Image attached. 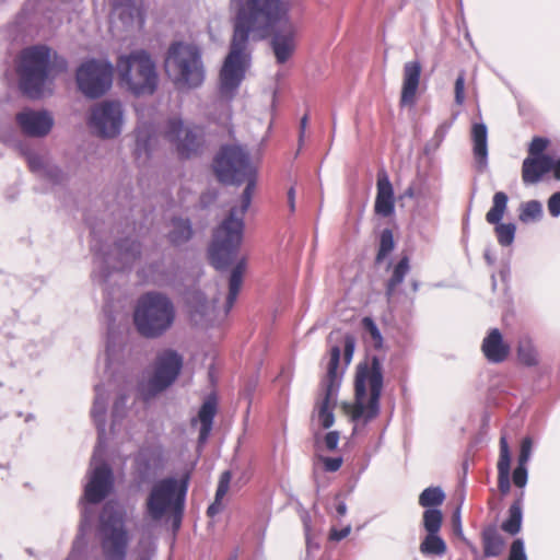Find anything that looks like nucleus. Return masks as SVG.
I'll use <instances>...</instances> for the list:
<instances>
[{"label": "nucleus", "mask_w": 560, "mask_h": 560, "mask_svg": "<svg viewBox=\"0 0 560 560\" xmlns=\"http://www.w3.org/2000/svg\"><path fill=\"white\" fill-rule=\"evenodd\" d=\"M215 176L221 183H246L241 196V208H232L229 215L215 229L209 248L212 266L222 270L235 262L229 279V294L226 298V312H229L240 293L243 277L247 268V258L237 257L243 241L244 215L250 206L256 187V172L249 162L248 153L238 145L222 147L213 161Z\"/></svg>", "instance_id": "f257e3e1"}, {"label": "nucleus", "mask_w": 560, "mask_h": 560, "mask_svg": "<svg viewBox=\"0 0 560 560\" xmlns=\"http://www.w3.org/2000/svg\"><path fill=\"white\" fill-rule=\"evenodd\" d=\"M290 3L287 0H245L240 7L234 31L219 75L222 97L232 100L250 65L249 35L264 38L280 22L289 20Z\"/></svg>", "instance_id": "f03ea898"}, {"label": "nucleus", "mask_w": 560, "mask_h": 560, "mask_svg": "<svg viewBox=\"0 0 560 560\" xmlns=\"http://www.w3.org/2000/svg\"><path fill=\"white\" fill-rule=\"evenodd\" d=\"M66 70L67 61L45 45L24 48L16 69L23 94L33 100L40 98L47 83Z\"/></svg>", "instance_id": "7ed1b4c3"}, {"label": "nucleus", "mask_w": 560, "mask_h": 560, "mask_svg": "<svg viewBox=\"0 0 560 560\" xmlns=\"http://www.w3.org/2000/svg\"><path fill=\"white\" fill-rule=\"evenodd\" d=\"M174 319L175 308L166 295L148 292L139 298L133 312V323L141 336L158 338L171 328Z\"/></svg>", "instance_id": "20e7f679"}, {"label": "nucleus", "mask_w": 560, "mask_h": 560, "mask_svg": "<svg viewBox=\"0 0 560 560\" xmlns=\"http://www.w3.org/2000/svg\"><path fill=\"white\" fill-rule=\"evenodd\" d=\"M382 388L383 371L380 359L373 357L370 364H359L354 382L355 404L351 410L353 420L363 417L371 420L377 416Z\"/></svg>", "instance_id": "39448f33"}, {"label": "nucleus", "mask_w": 560, "mask_h": 560, "mask_svg": "<svg viewBox=\"0 0 560 560\" xmlns=\"http://www.w3.org/2000/svg\"><path fill=\"white\" fill-rule=\"evenodd\" d=\"M189 476L180 480L168 477L153 485L147 498L145 510L153 521H160L166 514L174 516L175 526H179L185 506Z\"/></svg>", "instance_id": "423d86ee"}, {"label": "nucleus", "mask_w": 560, "mask_h": 560, "mask_svg": "<svg viewBox=\"0 0 560 560\" xmlns=\"http://www.w3.org/2000/svg\"><path fill=\"white\" fill-rule=\"evenodd\" d=\"M165 70L178 86H199L205 79L200 49L183 42L172 44L165 59Z\"/></svg>", "instance_id": "0eeeda50"}, {"label": "nucleus", "mask_w": 560, "mask_h": 560, "mask_svg": "<svg viewBox=\"0 0 560 560\" xmlns=\"http://www.w3.org/2000/svg\"><path fill=\"white\" fill-rule=\"evenodd\" d=\"M117 70L122 83L135 95L153 94L158 85L155 65L144 50L121 56L117 60Z\"/></svg>", "instance_id": "6e6552de"}, {"label": "nucleus", "mask_w": 560, "mask_h": 560, "mask_svg": "<svg viewBox=\"0 0 560 560\" xmlns=\"http://www.w3.org/2000/svg\"><path fill=\"white\" fill-rule=\"evenodd\" d=\"M183 368V358L174 350L160 352L154 362L151 377L139 384V393L143 401H149L170 387Z\"/></svg>", "instance_id": "1a4fd4ad"}, {"label": "nucleus", "mask_w": 560, "mask_h": 560, "mask_svg": "<svg viewBox=\"0 0 560 560\" xmlns=\"http://www.w3.org/2000/svg\"><path fill=\"white\" fill-rule=\"evenodd\" d=\"M101 546L106 560H125L129 542L124 515L119 511L107 509L101 516Z\"/></svg>", "instance_id": "9d476101"}, {"label": "nucleus", "mask_w": 560, "mask_h": 560, "mask_svg": "<svg viewBox=\"0 0 560 560\" xmlns=\"http://www.w3.org/2000/svg\"><path fill=\"white\" fill-rule=\"evenodd\" d=\"M113 72L112 63L106 60H88L77 70L78 88L85 96L97 98L110 88Z\"/></svg>", "instance_id": "9b49d317"}, {"label": "nucleus", "mask_w": 560, "mask_h": 560, "mask_svg": "<svg viewBox=\"0 0 560 560\" xmlns=\"http://www.w3.org/2000/svg\"><path fill=\"white\" fill-rule=\"evenodd\" d=\"M164 138L175 144L176 151L182 158H190L198 154L203 144L202 129L197 126L184 127L179 118L167 120Z\"/></svg>", "instance_id": "f8f14e48"}, {"label": "nucleus", "mask_w": 560, "mask_h": 560, "mask_svg": "<svg viewBox=\"0 0 560 560\" xmlns=\"http://www.w3.org/2000/svg\"><path fill=\"white\" fill-rule=\"evenodd\" d=\"M91 128L102 138L119 135L122 124V110L119 102L106 101L92 108Z\"/></svg>", "instance_id": "ddd939ff"}, {"label": "nucleus", "mask_w": 560, "mask_h": 560, "mask_svg": "<svg viewBox=\"0 0 560 560\" xmlns=\"http://www.w3.org/2000/svg\"><path fill=\"white\" fill-rule=\"evenodd\" d=\"M508 196L503 191H498L492 198V206L486 213V221L494 225V233L498 243L501 246H510L515 236L516 226L513 223H501L508 208Z\"/></svg>", "instance_id": "4468645a"}, {"label": "nucleus", "mask_w": 560, "mask_h": 560, "mask_svg": "<svg viewBox=\"0 0 560 560\" xmlns=\"http://www.w3.org/2000/svg\"><path fill=\"white\" fill-rule=\"evenodd\" d=\"M15 120L22 133L33 138L45 137L54 126V119L49 113L30 108L18 113Z\"/></svg>", "instance_id": "2eb2a0df"}, {"label": "nucleus", "mask_w": 560, "mask_h": 560, "mask_svg": "<svg viewBox=\"0 0 560 560\" xmlns=\"http://www.w3.org/2000/svg\"><path fill=\"white\" fill-rule=\"evenodd\" d=\"M270 45L279 65L285 63L293 56L296 49V28L290 19L273 33Z\"/></svg>", "instance_id": "dca6fc26"}, {"label": "nucleus", "mask_w": 560, "mask_h": 560, "mask_svg": "<svg viewBox=\"0 0 560 560\" xmlns=\"http://www.w3.org/2000/svg\"><path fill=\"white\" fill-rule=\"evenodd\" d=\"M112 486V469L107 464H102L93 470L90 481L85 487L84 497L89 503H100L108 495Z\"/></svg>", "instance_id": "f3484780"}, {"label": "nucleus", "mask_w": 560, "mask_h": 560, "mask_svg": "<svg viewBox=\"0 0 560 560\" xmlns=\"http://www.w3.org/2000/svg\"><path fill=\"white\" fill-rule=\"evenodd\" d=\"M421 72L422 66L418 60L408 61L404 65L399 101L401 107L413 106L416 104Z\"/></svg>", "instance_id": "a211bd4d"}, {"label": "nucleus", "mask_w": 560, "mask_h": 560, "mask_svg": "<svg viewBox=\"0 0 560 560\" xmlns=\"http://www.w3.org/2000/svg\"><path fill=\"white\" fill-rule=\"evenodd\" d=\"M481 351L488 362L497 364L509 358L511 348L504 341L501 331L498 328H492L482 340Z\"/></svg>", "instance_id": "6ab92c4d"}, {"label": "nucleus", "mask_w": 560, "mask_h": 560, "mask_svg": "<svg viewBox=\"0 0 560 560\" xmlns=\"http://www.w3.org/2000/svg\"><path fill=\"white\" fill-rule=\"evenodd\" d=\"M376 189L375 213L384 218L390 217L395 210V198L393 185L385 172L377 174Z\"/></svg>", "instance_id": "aec40b11"}, {"label": "nucleus", "mask_w": 560, "mask_h": 560, "mask_svg": "<svg viewBox=\"0 0 560 560\" xmlns=\"http://www.w3.org/2000/svg\"><path fill=\"white\" fill-rule=\"evenodd\" d=\"M471 142H472V154L476 161L478 171H483L487 166L488 160V130L487 126L482 122H475L471 126Z\"/></svg>", "instance_id": "412c9836"}, {"label": "nucleus", "mask_w": 560, "mask_h": 560, "mask_svg": "<svg viewBox=\"0 0 560 560\" xmlns=\"http://www.w3.org/2000/svg\"><path fill=\"white\" fill-rule=\"evenodd\" d=\"M336 394L337 392L335 390L319 388L315 408L320 425L324 429H329L335 422L334 409L336 407Z\"/></svg>", "instance_id": "4be33fe9"}, {"label": "nucleus", "mask_w": 560, "mask_h": 560, "mask_svg": "<svg viewBox=\"0 0 560 560\" xmlns=\"http://www.w3.org/2000/svg\"><path fill=\"white\" fill-rule=\"evenodd\" d=\"M498 488L505 495L511 489L510 468L511 456L505 436L500 439V455L498 460Z\"/></svg>", "instance_id": "5701e85b"}, {"label": "nucleus", "mask_w": 560, "mask_h": 560, "mask_svg": "<svg viewBox=\"0 0 560 560\" xmlns=\"http://www.w3.org/2000/svg\"><path fill=\"white\" fill-rule=\"evenodd\" d=\"M527 377L530 376L534 380L533 387L535 389H541L549 385V372L547 368H539V358L535 349L527 345Z\"/></svg>", "instance_id": "b1692460"}, {"label": "nucleus", "mask_w": 560, "mask_h": 560, "mask_svg": "<svg viewBox=\"0 0 560 560\" xmlns=\"http://www.w3.org/2000/svg\"><path fill=\"white\" fill-rule=\"evenodd\" d=\"M341 350L338 346H334L329 350V361L327 373L319 384L320 389H331L337 392L339 387L338 368L340 363Z\"/></svg>", "instance_id": "393cba45"}, {"label": "nucleus", "mask_w": 560, "mask_h": 560, "mask_svg": "<svg viewBox=\"0 0 560 560\" xmlns=\"http://www.w3.org/2000/svg\"><path fill=\"white\" fill-rule=\"evenodd\" d=\"M552 158L547 154L527 158V182L536 183L550 173Z\"/></svg>", "instance_id": "a878e982"}, {"label": "nucleus", "mask_w": 560, "mask_h": 560, "mask_svg": "<svg viewBox=\"0 0 560 560\" xmlns=\"http://www.w3.org/2000/svg\"><path fill=\"white\" fill-rule=\"evenodd\" d=\"M410 265L408 256H404L395 265L392 276L385 284V294L388 301H390L396 294L397 288L402 283L405 277L409 272Z\"/></svg>", "instance_id": "bb28decb"}, {"label": "nucleus", "mask_w": 560, "mask_h": 560, "mask_svg": "<svg viewBox=\"0 0 560 560\" xmlns=\"http://www.w3.org/2000/svg\"><path fill=\"white\" fill-rule=\"evenodd\" d=\"M483 556L498 557L505 548V540L495 528H487L482 533Z\"/></svg>", "instance_id": "cd10ccee"}, {"label": "nucleus", "mask_w": 560, "mask_h": 560, "mask_svg": "<svg viewBox=\"0 0 560 560\" xmlns=\"http://www.w3.org/2000/svg\"><path fill=\"white\" fill-rule=\"evenodd\" d=\"M217 412V404L214 400H206L198 412V419L201 423L199 431V442L205 443L211 432L213 418Z\"/></svg>", "instance_id": "c85d7f7f"}, {"label": "nucleus", "mask_w": 560, "mask_h": 560, "mask_svg": "<svg viewBox=\"0 0 560 560\" xmlns=\"http://www.w3.org/2000/svg\"><path fill=\"white\" fill-rule=\"evenodd\" d=\"M522 499L520 498L515 500L509 508L508 516L502 522L501 529L511 536L518 534L522 528Z\"/></svg>", "instance_id": "c756f323"}, {"label": "nucleus", "mask_w": 560, "mask_h": 560, "mask_svg": "<svg viewBox=\"0 0 560 560\" xmlns=\"http://www.w3.org/2000/svg\"><path fill=\"white\" fill-rule=\"evenodd\" d=\"M172 226L173 229L168 233L171 243L179 245L191 237L192 231L188 220L174 219L172 221Z\"/></svg>", "instance_id": "7c9ffc66"}, {"label": "nucleus", "mask_w": 560, "mask_h": 560, "mask_svg": "<svg viewBox=\"0 0 560 560\" xmlns=\"http://www.w3.org/2000/svg\"><path fill=\"white\" fill-rule=\"evenodd\" d=\"M361 327L365 335L369 336V342L376 350H382L384 346V338L374 322V319L370 316H365L361 319Z\"/></svg>", "instance_id": "2f4dec72"}, {"label": "nucleus", "mask_w": 560, "mask_h": 560, "mask_svg": "<svg viewBox=\"0 0 560 560\" xmlns=\"http://www.w3.org/2000/svg\"><path fill=\"white\" fill-rule=\"evenodd\" d=\"M444 500L445 494L439 487H429L419 495V504L423 508L439 506Z\"/></svg>", "instance_id": "473e14b6"}, {"label": "nucleus", "mask_w": 560, "mask_h": 560, "mask_svg": "<svg viewBox=\"0 0 560 560\" xmlns=\"http://www.w3.org/2000/svg\"><path fill=\"white\" fill-rule=\"evenodd\" d=\"M420 551L424 555L441 556L446 551V545L438 534H428L420 545Z\"/></svg>", "instance_id": "72a5a7b5"}, {"label": "nucleus", "mask_w": 560, "mask_h": 560, "mask_svg": "<svg viewBox=\"0 0 560 560\" xmlns=\"http://www.w3.org/2000/svg\"><path fill=\"white\" fill-rule=\"evenodd\" d=\"M395 247L394 235L392 230L384 229L380 237V246L376 254V262L383 261Z\"/></svg>", "instance_id": "f704fd0d"}, {"label": "nucleus", "mask_w": 560, "mask_h": 560, "mask_svg": "<svg viewBox=\"0 0 560 560\" xmlns=\"http://www.w3.org/2000/svg\"><path fill=\"white\" fill-rule=\"evenodd\" d=\"M443 516L440 510L428 509L423 513V526L428 534H438L442 525Z\"/></svg>", "instance_id": "c9c22d12"}, {"label": "nucleus", "mask_w": 560, "mask_h": 560, "mask_svg": "<svg viewBox=\"0 0 560 560\" xmlns=\"http://www.w3.org/2000/svg\"><path fill=\"white\" fill-rule=\"evenodd\" d=\"M513 483L518 488L525 487V439L520 441L517 467L513 472Z\"/></svg>", "instance_id": "e433bc0d"}, {"label": "nucleus", "mask_w": 560, "mask_h": 560, "mask_svg": "<svg viewBox=\"0 0 560 560\" xmlns=\"http://www.w3.org/2000/svg\"><path fill=\"white\" fill-rule=\"evenodd\" d=\"M117 247L126 262L133 261L140 255V245L136 241L122 240L117 244Z\"/></svg>", "instance_id": "4c0bfd02"}, {"label": "nucleus", "mask_w": 560, "mask_h": 560, "mask_svg": "<svg viewBox=\"0 0 560 560\" xmlns=\"http://www.w3.org/2000/svg\"><path fill=\"white\" fill-rule=\"evenodd\" d=\"M454 102L457 106H463L465 103V72L462 71L454 83Z\"/></svg>", "instance_id": "58836bf2"}, {"label": "nucleus", "mask_w": 560, "mask_h": 560, "mask_svg": "<svg viewBox=\"0 0 560 560\" xmlns=\"http://www.w3.org/2000/svg\"><path fill=\"white\" fill-rule=\"evenodd\" d=\"M231 472L229 470H225L221 474L218 488L215 491V498L217 501H222L224 495L228 493L231 482Z\"/></svg>", "instance_id": "ea45409f"}, {"label": "nucleus", "mask_w": 560, "mask_h": 560, "mask_svg": "<svg viewBox=\"0 0 560 560\" xmlns=\"http://www.w3.org/2000/svg\"><path fill=\"white\" fill-rule=\"evenodd\" d=\"M549 141L546 138L535 137L529 144V153L539 156L547 149Z\"/></svg>", "instance_id": "a19ab883"}, {"label": "nucleus", "mask_w": 560, "mask_h": 560, "mask_svg": "<svg viewBox=\"0 0 560 560\" xmlns=\"http://www.w3.org/2000/svg\"><path fill=\"white\" fill-rule=\"evenodd\" d=\"M508 560H525L524 544L522 539H515L510 549Z\"/></svg>", "instance_id": "79ce46f5"}, {"label": "nucleus", "mask_w": 560, "mask_h": 560, "mask_svg": "<svg viewBox=\"0 0 560 560\" xmlns=\"http://www.w3.org/2000/svg\"><path fill=\"white\" fill-rule=\"evenodd\" d=\"M355 347V340L353 336L346 335L345 336V347H343V357L345 361L349 363L352 359L353 352Z\"/></svg>", "instance_id": "37998d69"}, {"label": "nucleus", "mask_w": 560, "mask_h": 560, "mask_svg": "<svg viewBox=\"0 0 560 560\" xmlns=\"http://www.w3.org/2000/svg\"><path fill=\"white\" fill-rule=\"evenodd\" d=\"M547 207L552 217H558L560 214V191L550 196Z\"/></svg>", "instance_id": "c03bdc74"}, {"label": "nucleus", "mask_w": 560, "mask_h": 560, "mask_svg": "<svg viewBox=\"0 0 560 560\" xmlns=\"http://www.w3.org/2000/svg\"><path fill=\"white\" fill-rule=\"evenodd\" d=\"M323 462L327 471H337L342 465L341 457H325Z\"/></svg>", "instance_id": "a18cd8bd"}, {"label": "nucleus", "mask_w": 560, "mask_h": 560, "mask_svg": "<svg viewBox=\"0 0 560 560\" xmlns=\"http://www.w3.org/2000/svg\"><path fill=\"white\" fill-rule=\"evenodd\" d=\"M339 442V433L337 431H330L325 435V445L329 451H334Z\"/></svg>", "instance_id": "49530a36"}, {"label": "nucleus", "mask_w": 560, "mask_h": 560, "mask_svg": "<svg viewBox=\"0 0 560 560\" xmlns=\"http://www.w3.org/2000/svg\"><path fill=\"white\" fill-rule=\"evenodd\" d=\"M350 530H351L350 526H347L341 529L331 528V530L329 533V539L334 540V541H340L350 534Z\"/></svg>", "instance_id": "de8ad7c7"}, {"label": "nucleus", "mask_w": 560, "mask_h": 560, "mask_svg": "<svg viewBox=\"0 0 560 560\" xmlns=\"http://www.w3.org/2000/svg\"><path fill=\"white\" fill-rule=\"evenodd\" d=\"M540 214H541V205L536 200L527 201V218L535 219Z\"/></svg>", "instance_id": "09e8293b"}, {"label": "nucleus", "mask_w": 560, "mask_h": 560, "mask_svg": "<svg viewBox=\"0 0 560 560\" xmlns=\"http://www.w3.org/2000/svg\"><path fill=\"white\" fill-rule=\"evenodd\" d=\"M135 153H136L137 159H139L142 153H144V154L148 153V141L142 140L140 137V133H138V136H137V144H136Z\"/></svg>", "instance_id": "8fccbe9b"}, {"label": "nucleus", "mask_w": 560, "mask_h": 560, "mask_svg": "<svg viewBox=\"0 0 560 560\" xmlns=\"http://www.w3.org/2000/svg\"><path fill=\"white\" fill-rule=\"evenodd\" d=\"M550 173L556 180H560V158L551 162Z\"/></svg>", "instance_id": "3c124183"}, {"label": "nucleus", "mask_w": 560, "mask_h": 560, "mask_svg": "<svg viewBox=\"0 0 560 560\" xmlns=\"http://www.w3.org/2000/svg\"><path fill=\"white\" fill-rule=\"evenodd\" d=\"M221 501H217V498L214 499V502L212 504H210V506L208 508L207 510V514L208 516H214L215 514H218L220 511H221Z\"/></svg>", "instance_id": "603ef678"}, {"label": "nucleus", "mask_w": 560, "mask_h": 560, "mask_svg": "<svg viewBox=\"0 0 560 560\" xmlns=\"http://www.w3.org/2000/svg\"><path fill=\"white\" fill-rule=\"evenodd\" d=\"M288 203L291 212L295 210V189L294 187H290L288 190Z\"/></svg>", "instance_id": "864d4df0"}, {"label": "nucleus", "mask_w": 560, "mask_h": 560, "mask_svg": "<svg viewBox=\"0 0 560 560\" xmlns=\"http://www.w3.org/2000/svg\"><path fill=\"white\" fill-rule=\"evenodd\" d=\"M307 124H308V115H307V114H305V115L301 118V121H300V141H302V140H303V137H304V133H305V130H306Z\"/></svg>", "instance_id": "5fc2aeb1"}, {"label": "nucleus", "mask_w": 560, "mask_h": 560, "mask_svg": "<svg viewBox=\"0 0 560 560\" xmlns=\"http://www.w3.org/2000/svg\"><path fill=\"white\" fill-rule=\"evenodd\" d=\"M336 512L338 516H345L347 513V505L343 501H339L336 505Z\"/></svg>", "instance_id": "6e6d98bb"}, {"label": "nucleus", "mask_w": 560, "mask_h": 560, "mask_svg": "<svg viewBox=\"0 0 560 560\" xmlns=\"http://www.w3.org/2000/svg\"><path fill=\"white\" fill-rule=\"evenodd\" d=\"M28 165L32 171H35L39 167V161L36 158L30 156L28 158Z\"/></svg>", "instance_id": "4d7b16f0"}, {"label": "nucleus", "mask_w": 560, "mask_h": 560, "mask_svg": "<svg viewBox=\"0 0 560 560\" xmlns=\"http://www.w3.org/2000/svg\"><path fill=\"white\" fill-rule=\"evenodd\" d=\"M194 299L198 302H202L201 303V307L203 308L205 307V298L201 293H196L194 294Z\"/></svg>", "instance_id": "13d9d810"}, {"label": "nucleus", "mask_w": 560, "mask_h": 560, "mask_svg": "<svg viewBox=\"0 0 560 560\" xmlns=\"http://www.w3.org/2000/svg\"><path fill=\"white\" fill-rule=\"evenodd\" d=\"M125 402H126V396H121V397L116 401V404H115V405H116V407H117L118 405H125Z\"/></svg>", "instance_id": "bf43d9fd"}, {"label": "nucleus", "mask_w": 560, "mask_h": 560, "mask_svg": "<svg viewBox=\"0 0 560 560\" xmlns=\"http://www.w3.org/2000/svg\"><path fill=\"white\" fill-rule=\"evenodd\" d=\"M521 175H522V178L525 180V160L522 163Z\"/></svg>", "instance_id": "052dcab7"}, {"label": "nucleus", "mask_w": 560, "mask_h": 560, "mask_svg": "<svg viewBox=\"0 0 560 560\" xmlns=\"http://www.w3.org/2000/svg\"><path fill=\"white\" fill-rule=\"evenodd\" d=\"M524 217H525V208L521 207L520 208V219L524 220Z\"/></svg>", "instance_id": "680f3d73"}, {"label": "nucleus", "mask_w": 560, "mask_h": 560, "mask_svg": "<svg viewBox=\"0 0 560 560\" xmlns=\"http://www.w3.org/2000/svg\"><path fill=\"white\" fill-rule=\"evenodd\" d=\"M526 445H527V458H528L529 457V452H530V440L528 438H527Z\"/></svg>", "instance_id": "e2e57ef3"}, {"label": "nucleus", "mask_w": 560, "mask_h": 560, "mask_svg": "<svg viewBox=\"0 0 560 560\" xmlns=\"http://www.w3.org/2000/svg\"><path fill=\"white\" fill-rule=\"evenodd\" d=\"M133 11L136 12V14H137L138 16H140V18L142 19V16H141V11H140V9H139V8H135V9H133Z\"/></svg>", "instance_id": "0e129e2a"}, {"label": "nucleus", "mask_w": 560, "mask_h": 560, "mask_svg": "<svg viewBox=\"0 0 560 560\" xmlns=\"http://www.w3.org/2000/svg\"><path fill=\"white\" fill-rule=\"evenodd\" d=\"M418 288L417 283H413V290L416 291Z\"/></svg>", "instance_id": "69168bd1"}]
</instances>
